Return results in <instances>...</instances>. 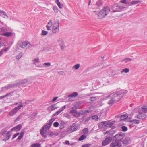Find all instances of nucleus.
<instances>
[{"mask_svg":"<svg viewBox=\"0 0 147 147\" xmlns=\"http://www.w3.org/2000/svg\"><path fill=\"white\" fill-rule=\"evenodd\" d=\"M97 98L96 97H90V100L91 101H94L96 100Z\"/></svg>","mask_w":147,"mask_h":147,"instance_id":"nucleus-51","label":"nucleus"},{"mask_svg":"<svg viewBox=\"0 0 147 147\" xmlns=\"http://www.w3.org/2000/svg\"><path fill=\"white\" fill-rule=\"evenodd\" d=\"M20 134V133H17L15 134H14L13 135V137H12V140H13L18 135Z\"/></svg>","mask_w":147,"mask_h":147,"instance_id":"nucleus-57","label":"nucleus"},{"mask_svg":"<svg viewBox=\"0 0 147 147\" xmlns=\"http://www.w3.org/2000/svg\"><path fill=\"white\" fill-rule=\"evenodd\" d=\"M80 64H77L74 66L73 67L76 70H78L80 66Z\"/></svg>","mask_w":147,"mask_h":147,"instance_id":"nucleus-46","label":"nucleus"},{"mask_svg":"<svg viewBox=\"0 0 147 147\" xmlns=\"http://www.w3.org/2000/svg\"><path fill=\"white\" fill-rule=\"evenodd\" d=\"M48 32L47 31L43 30L42 32L41 35L44 36L46 35L47 34Z\"/></svg>","mask_w":147,"mask_h":147,"instance_id":"nucleus-49","label":"nucleus"},{"mask_svg":"<svg viewBox=\"0 0 147 147\" xmlns=\"http://www.w3.org/2000/svg\"><path fill=\"white\" fill-rule=\"evenodd\" d=\"M57 41L58 42L59 45H60L63 44V42L62 39L61 38H59L57 40Z\"/></svg>","mask_w":147,"mask_h":147,"instance_id":"nucleus-48","label":"nucleus"},{"mask_svg":"<svg viewBox=\"0 0 147 147\" xmlns=\"http://www.w3.org/2000/svg\"><path fill=\"white\" fill-rule=\"evenodd\" d=\"M138 3V1H132L129 3V5H134Z\"/></svg>","mask_w":147,"mask_h":147,"instance_id":"nucleus-34","label":"nucleus"},{"mask_svg":"<svg viewBox=\"0 0 147 147\" xmlns=\"http://www.w3.org/2000/svg\"><path fill=\"white\" fill-rule=\"evenodd\" d=\"M65 108L66 105H64L60 108L58 111H59V113H60Z\"/></svg>","mask_w":147,"mask_h":147,"instance_id":"nucleus-36","label":"nucleus"},{"mask_svg":"<svg viewBox=\"0 0 147 147\" xmlns=\"http://www.w3.org/2000/svg\"><path fill=\"white\" fill-rule=\"evenodd\" d=\"M65 123L64 121H61L59 124L60 128L61 129L64 128L65 127Z\"/></svg>","mask_w":147,"mask_h":147,"instance_id":"nucleus-24","label":"nucleus"},{"mask_svg":"<svg viewBox=\"0 0 147 147\" xmlns=\"http://www.w3.org/2000/svg\"><path fill=\"white\" fill-rule=\"evenodd\" d=\"M128 115L126 114L123 115L120 117V119L121 120H124L127 118Z\"/></svg>","mask_w":147,"mask_h":147,"instance_id":"nucleus-28","label":"nucleus"},{"mask_svg":"<svg viewBox=\"0 0 147 147\" xmlns=\"http://www.w3.org/2000/svg\"><path fill=\"white\" fill-rule=\"evenodd\" d=\"M59 20H57L54 22L53 27L59 28Z\"/></svg>","mask_w":147,"mask_h":147,"instance_id":"nucleus-19","label":"nucleus"},{"mask_svg":"<svg viewBox=\"0 0 147 147\" xmlns=\"http://www.w3.org/2000/svg\"><path fill=\"white\" fill-rule=\"evenodd\" d=\"M11 93H7L4 96H0V99H2L3 98L8 96L10 95Z\"/></svg>","mask_w":147,"mask_h":147,"instance_id":"nucleus-50","label":"nucleus"},{"mask_svg":"<svg viewBox=\"0 0 147 147\" xmlns=\"http://www.w3.org/2000/svg\"><path fill=\"white\" fill-rule=\"evenodd\" d=\"M102 5L103 3L100 0H99L97 1L96 4V6L98 7L97 8V9L99 10L100 9V8H99V7H100L101 6H102Z\"/></svg>","mask_w":147,"mask_h":147,"instance_id":"nucleus-17","label":"nucleus"},{"mask_svg":"<svg viewBox=\"0 0 147 147\" xmlns=\"http://www.w3.org/2000/svg\"><path fill=\"white\" fill-rule=\"evenodd\" d=\"M1 34L2 35L8 37L11 36L12 34V33L11 32H6V33H3Z\"/></svg>","mask_w":147,"mask_h":147,"instance_id":"nucleus-27","label":"nucleus"},{"mask_svg":"<svg viewBox=\"0 0 147 147\" xmlns=\"http://www.w3.org/2000/svg\"><path fill=\"white\" fill-rule=\"evenodd\" d=\"M86 136L85 135H83L81 136L78 138V140L79 141H82L86 138Z\"/></svg>","mask_w":147,"mask_h":147,"instance_id":"nucleus-29","label":"nucleus"},{"mask_svg":"<svg viewBox=\"0 0 147 147\" xmlns=\"http://www.w3.org/2000/svg\"><path fill=\"white\" fill-rule=\"evenodd\" d=\"M98 117L97 115H94L91 118H92V120H95L96 121H98Z\"/></svg>","mask_w":147,"mask_h":147,"instance_id":"nucleus-32","label":"nucleus"},{"mask_svg":"<svg viewBox=\"0 0 147 147\" xmlns=\"http://www.w3.org/2000/svg\"><path fill=\"white\" fill-rule=\"evenodd\" d=\"M125 136V134L120 132L115 135L113 137V138H115V140L121 142L122 141V139Z\"/></svg>","mask_w":147,"mask_h":147,"instance_id":"nucleus-5","label":"nucleus"},{"mask_svg":"<svg viewBox=\"0 0 147 147\" xmlns=\"http://www.w3.org/2000/svg\"><path fill=\"white\" fill-rule=\"evenodd\" d=\"M112 140V138L111 137H107L102 142V145L104 146L107 145Z\"/></svg>","mask_w":147,"mask_h":147,"instance_id":"nucleus-6","label":"nucleus"},{"mask_svg":"<svg viewBox=\"0 0 147 147\" xmlns=\"http://www.w3.org/2000/svg\"><path fill=\"white\" fill-rule=\"evenodd\" d=\"M7 131L5 129H3L1 131V134L2 135H4Z\"/></svg>","mask_w":147,"mask_h":147,"instance_id":"nucleus-54","label":"nucleus"},{"mask_svg":"<svg viewBox=\"0 0 147 147\" xmlns=\"http://www.w3.org/2000/svg\"><path fill=\"white\" fill-rule=\"evenodd\" d=\"M59 123L57 122H55L53 123V126L55 127H57L58 126Z\"/></svg>","mask_w":147,"mask_h":147,"instance_id":"nucleus-53","label":"nucleus"},{"mask_svg":"<svg viewBox=\"0 0 147 147\" xmlns=\"http://www.w3.org/2000/svg\"><path fill=\"white\" fill-rule=\"evenodd\" d=\"M70 112L75 116L78 114L77 112L74 110V107H72V109L70 111Z\"/></svg>","mask_w":147,"mask_h":147,"instance_id":"nucleus-26","label":"nucleus"},{"mask_svg":"<svg viewBox=\"0 0 147 147\" xmlns=\"http://www.w3.org/2000/svg\"><path fill=\"white\" fill-rule=\"evenodd\" d=\"M56 3L59 8H61L63 7V5L61 4L59 2Z\"/></svg>","mask_w":147,"mask_h":147,"instance_id":"nucleus-47","label":"nucleus"},{"mask_svg":"<svg viewBox=\"0 0 147 147\" xmlns=\"http://www.w3.org/2000/svg\"><path fill=\"white\" fill-rule=\"evenodd\" d=\"M22 114L20 115L19 116H18L17 118L16 119V121H19L20 119V117L22 115Z\"/></svg>","mask_w":147,"mask_h":147,"instance_id":"nucleus-61","label":"nucleus"},{"mask_svg":"<svg viewBox=\"0 0 147 147\" xmlns=\"http://www.w3.org/2000/svg\"><path fill=\"white\" fill-rule=\"evenodd\" d=\"M23 136L20 134L18 137L17 138V139L18 140H20L23 137Z\"/></svg>","mask_w":147,"mask_h":147,"instance_id":"nucleus-64","label":"nucleus"},{"mask_svg":"<svg viewBox=\"0 0 147 147\" xmlns=\"http://www.w3.org/2000/svg\"><path fill=\"white\" fill-rule=\"evenodd\" d=\"M1 32L3 34L6 33L7 31V29L6 28L2 27L0 29Z\"/></svg>","mask_w":147,"mask_h":147,"instance_id":"nucleus-31","label":"nucleus"},{"mask_svg":"<svg viewBox=\"0 0 147 147\" xmlns=\"http://www.w3.org/2000/svg\"><path fill=\"white\" fill-rule=\"evenodd\" d=\"M132 59L129 58H125L121 60V62L123 63H126L131 61Z\"/></svg>","mask_w":147,"mask_h":147,"instance_id":"nucleus-18","label":"nucleus"},{"mask_svg":"<svg viewBox=\"0 0 147 147\" xmlns=\"http://www.w3.org/2000/svg\"><path fill=\"white\" fill-rule=\"evenodd\" d=\"M22 128V125L21 124L17 125L16 127L13 128L11 129V131H18L20 130Z\"/></svg>","mask_w":147,"mask_h":147,"instance_id":"nucleus-13","label":"nucleus"},{"mask_svg":"<svg viewBox=\"0 0 147 147\" xmlns=\"http://www.w3.org/2000/svg\"><path fill=\"white\" fill-rule=\"evenodd\" d=\"M47 136H51L53 135V133L52 132H48L47 133Z\"/></svg>","mask_w":147,"mask_h":147,"instance_id":"nucleus-63","label":"nucleus"},{"mask_svg":"<svg viewBox=\"0 0 147 147\" xmlns=\"http://www.w3.org/2000/svg\"><path fill=\"white\" fill-rule=\"evenodd\" d=\"M22 53H20L16 56V58L17 59H19L21 58V57L22 56Z\"/></svg>","mask_w":147,"mask_h":147,"instance_id":"nucleus-37","label":"nucleus"},{"mask_svg":"<svg viewBox=\"0 0 147 147\" xmlns=\"http://www.w3.org/2000/svg\"><path fill=\"white\" fill-rule=\"evenodd\" d=\"M53 25L52 21L51 20H50L47 24V26L51 27Z\"/></svg>","mask_w":147,"mask_h":147,"instance_id":"nucleus-44","label":"nucleus"},{"mask_svg":"<svg viewBox=\"0 0 147 147\" xmlns=\"http://www.w3.org/2000/svg\"><path fill=\"white\" fill-rule=\"evenodd\" d=\"M122 146L121 142L115 140L110 145V147H121Z\"/></svg>","mask_w":147,"mask_h":147,"instance_id":"nucleus-7","label":"nucleus"},{"mask_svg":"<svg viewBox=\"0 0 147 147\" xmlns=\"http://www.w3.org/2000/svg\"><path fill=\"white\" fill-rule=\"evenodd\" d=\"M43 65H45L46 66H49L51 65V63L49 62L45 63L43 64Z\"/></svg>","mask_w":147,"mask_h":147,"instance_id":"nucleus-58","label":"nucleus"},{"mask_svg":"<svg viewBox=\"0 0 147 147\" xmlns=\"http://www.w3.org/2000/svg\"><path fill=\"white\" fill-rule=\"evenodd\" d=\"M115 122L114 121H106L107 128H111L112 129L115 128V127L113 126Z\"/></svg>","mask_w":147,"mask_h":147,"instance_id":"nucleus-10","label":"nucleus"},{"mask_svg":"<svg viewBox=\"0 0 147 147\" xmlns=\"http://www.w3.org/2000/svg\"><path fill=\"white\" fill-rule=\"evenodd\" d=\"M110 10V8L108 7H104L100 11L98 14H97L98 18L99 19L103 18L107 15Z\"/></svg>","mask_w":147,"mask_h":147,"instance_id":"nucleus-2","label":"nucleus"},{"mask_svg":"<svg viewBox=\"0 0 147 147\" xmlns=\"http://www.w3.org/2000/svg\"><path fill=\"white\" fill-rule=\"evenodd\" d=\"M7 87L6 86L5 87L1 88V90H2L3 91L8 90V89H7Z\"/></svg>","mask_w":147,"mask_h":147,"instance_id":"nucleus-62","label":"nucleus"},{"mask_svg":"<svg viewBox=\"0 0 147 147\" xmlns=\"http://www.w3.org/2000/svg\"><path fill=\"white\" fill-rule=\"evenodd\" d=\"M7 86V89H9L10 88H12L15 86H17V84H8Z\"/></svg>","mask_w":147,"mask_h":147,"instance_id":"nucleus-23","label":"nucleus"},{"mask_svg":"<svg viewBox=\"0 0 147 147\" xmlns=\"http://www.w3.org/2000/svg\"><path fill=\"white\" fill-rule=\"evenodd\" d=\"M129 71V69L127 68L124 69L123 70L121 71V73L125 72V73H127Z\"/></svg>","mask_w":147,"mask_h":147,"instance_id":"nucleus-45","label":"nucleus"},{"mask_svg":"<svg viewBox=\"0 0 147 147\" xmlns=\"http://www.w3.org/2000/svg\"><path fill=\"white\" fill-rule=\"evenodd\" d=\"M141 110L143 112L145 113H147V106L145 105L142 106Z\"/></svg>","mask_w":147,"mask_h":147,"instance_id":"nucleus-21","label":"nucleus"},{"mask_svg":"<svg viewBox=\"0 0 147 147\" xmlns=\"http://www.w3.org/2000/svg\"><path fill=\"white\" fill-rule=\"evenodd\" d=\"M20 103H21V105H19L18 107H15L11 111L9 114V116H13V115L16 113L18 110L20 109L22 107H23V103H22V102L21 101Z\"/></svg>","mask_w":147,"mask_h":147,"instance_id":"nucleus-4","label":"nucleus"},{"mask_svg":"<svg viewBox=\"0 0 147 147\" xmlns=\"http://www.w3.org/2000/svg\"><path fill=\"white\" fill-rule=\"evenodd\" d=\"M55 104L54 105H52L51 106V108L52 110L53 111V110H54L58 108V107L55 106Z\"/></svg>","mask_w":147,"mask_h":147,"instance_id":"nucleus-38","label":"nucleus"},{"mask_svg":"<svg viewBox=\"0 0 147 147\" xmlns=\"http://www.w3.org/2000/svg\"><path fill=\"white\" fill-rule=\"evenodd\" d=\"M91 117L90 116L88 117L86 119H85L84 121V124H86L88 122V121L91 119Z\"/></svg>","mask_w":147,"mask_h":147,"instance_id":"nucleus-40","label":"nucleus"},{"mask_svg":"<svg viewBox=\"0 0 147 147\" xmlns=\"http://www.w3.org/2000/svg\"><path fill=\"white\" fill-rule=\"evenodd\" d=\"M112 8L113 12H114L122 11L124 8V7L123 6H119L118 4L116 3L113 5Z\"/></svg>","mask_w":147,"mask_h":147,"instance_id":"nucleus-3","label":"nucleus"},{"mask_svg":"<svg viewBox=\"0 0 147 147\" xmlns=\"http://www.w3.org/2000/svg\"><path fill=\"white\" fill-rule=\"evenodd\" d=\"M91 145V144H86L82 145V147H89Z\"/></svg>","mask_w":147,"mask_h":147,"instance_id":"nucleus-52","label":"nucleus"},{"mask_svg":"<svg viewBox=\"0 0 147 147\" xmlns=\"http://www.w3.org/2000/svg\"><path fill=\"white\" fill-rule=\"evenodd\" d=\"M33 64L36 65V63H39L40 62V60L38 58H35L32 60Z\"/></svg>","mask_w":147,"mask_h":147,"instance_id":"nucleus-30","label":"nucleus"},{"mask_svg":"<svg viewBox=\"0 0 147 147\" xmlns=\"http://www.w3.org/2000/svg\"><path fill=\"white\" fill-rule=\"evenodd\" d=\"M30 45L31 44L30 42L24 41L21 42L20 45L21 48H25L26 47L27 49L29 48Z\"/></svg>","mask_w":147,"mask_h":147,"instance_id":"nucleus-9","label":"nucleus"},{"mask_svg":"<svg viewBox=\"0 0 147 147\" xmlns=\"http://www.w3.org/2000/svg\"><path fill=\"white\" fill-rule=\"evenodd\" d=\"M130 122L132 124H138V120H132L130 121Z\"/></svg>","mask_w":147,"mask_h":147,"instance_id":"nucleus-41","label":"nucleus"},{"mask_svg":"<svg viewBox=\"0 0 147 147\" xmlns=\"http://www.w3.org/2000/svg\"><path fill=\"white\" fill-rule=\"evenodd\" d=\"M28 81V80L27 78L21 80L18 83H16L17 84V86L18 85H23L26 84Z\"/></svg>","mask_w":147,"mask_h":147,"instance_id":"nucleus-15","label":"nucleus"},{"mask_svg":"<svg viewBox=\"0 0 147 147\" xmlns=\"http://www.w3.org/2000/svg\"><path fill=\"white\" fill-rule=\"evenodd\" d=\"M52 32L54 34L59 32V28L53 27L52 28Z\"/></svg>","mask_w":147,"mask_h":147,"instance_id":"nucleus-20","label":"nucleus"},{"mask_svg":"<svg viewBox=\"0 0 147 147\" xmlns=\"http://www.w3.org/2000/svg\"><path fill=\"white\" fill-rule=\"evenodd\" d=\"M52 123L49 121V122L47 123V124L49 126V128H50L51 126Z\"/></svg>","mask_w":147,"mask_h":147,"instance_id":"nucleus-60","label":"nucleus"},{"mask_svg":"<svg viewBox=\"0 0 147 147\" xmlns=\"http://www.w3.org/2000/svg\"><path fill=\"white\" fill-rule=\"evenodd\" d=\"M131 139L129 137H127L124 138L122 141V143L123 145L126 146L130 144L131 142Z\"/></svg>","mask_w":147,"mask_h":147,"instance_id":"nucleus-8","label":"nucleus"},{"mask_svg":"<svg viewBox=\"0 0 147 147\" xmlns=\"http://www.w3.org/2000/svg\"><path fill=\"white\" fill-rule=\"evenodd\" d=\"M45 129L42 127V129L40 130V133L41 135H42L45 134L46 131H44Z\"/></svg>","mask_w":147,"mask_h":147,"instance_id":"nucleus-42","label":"nucleus"},{"mask_svg":"<svg viewBox=\"0 0 147 147\" xmlns=\"http://www.w3.org/2000/svg\"><path fill=\"white\" fill-rule=\"evenodd\" d=\"M78 129V126L75 125V123H73L70 126V130L72 131H76Z\"/></svg>","mask_w":147,"mask_h":147,"instance_id":"nucleus-16","label":"nucleus"},{"mask_svg":"<svg viewBox=\"0 0 147 147\" xmlns=\"http://www.w3.org/2000/svg\"><path fill=\"white\" fill-rule=\"evenodd\" d=\"M32 147H40V145L39 143H35L31 145Z\"/></svg>","mask_w":147,"mask_h":147,"instance_id":"nucleus-39","label":"nucleus"},{"mask_svg":"<svg viewBox=\"0 0 147 147\" xmlns=\"http://www.w3.org/2000/svg\"><path fill=\"white\" fill-rule=\"evenodd\" d=\"M122 131L123 132H125L127 130V127L125 126H123L121 127Z\"/></svg>","mask_w":147,"mask_h":147,"instance_id":"nucleus-43","label":"nucleus"},{"mask_svg":"<svg viewBox=\"0 0 147 147\" xmlns=\"http://www.w3.org/2000/svg\"><path fill=\"white\" fill-rule=\"evenodd\" d=\"M127 92L126 90H121L119 91H117L113 93L112 94L107 96V97L111 96V97L114 99L115 102L119 101L124 96L125 94Z\"/></svg>","mask_w":147,"mask_h":147,"instance_id":"nucleus-1","label":"nucleus"},{"mask_svg":"<svg viewBox=\"0 0 147 147\" xmlns=\"http://www.w3.org/2000/svg\"><path fill=\"white\" fill-rule=\"evenodd\" d=\"M59 113H59V111H57L52 115V117H54L55 116L57 115Z\"/></svg>","mask_w":147,"mask_h":147,"instance_id":"nucleus-59","label":"nucleus"},{"mask_svg":"<svg viewBox=\"0 0 147 147\" xmlns=\"http://www.w3.org/2000/svg\"><path fill=\"white\" fill-rule=\"evenodd\" d=\"M106 121L101 122L99 125L98 127L99 128H107Z\"/></svg>","mask_w":147,"mask_h":147,"instance_id":"nucleus-14","label":"nucleus"},{"mask_svg":"<svg viewBox=\"0 0 147 147\" xmlns=\"http://www.w3.org/2000/svg\"><path fill=\"white\" fill-rule=\"evenodd\" d=\"M145 113L140 111L138 112V119H144L146 117V115Z\"/></svg>","mask_w":147,"mask_h":147,"instance_id":"nucleus-11","label":"nucleus"},{"mask_svg":"<svg viewBox=\"0 0 147 147\" xmlns=\"http://www.w3.org/2000/svg\"><path fill=\"white\" fill-rule=\"evenodd\" d=\"M37 113L36 112H34L30 116V119L33 120L36 117Z\"/></svg>","mask_w":147,"mask_h":147,"instance_id":"nucleus-25","label":"nucleus"},{"mask_svg":"<svg viewBox=\"0 0 147 147\" xmlns=\"http://www.w3.org/2000/svg\"><path fill=\"white\" fill-rule=\"evenodd\" d=\"M115 102V100L113 99L112 98H111V99L108 102V104L111 105L112 104L114 103L115 102Z\"/></svg>","mask_w":147,"mask_h":147,"instance_id":"nucleus-33","label":"nucleus"},{"mask_svg":"<svg viewBox=\"0 0 147 147\" xmlns=\"http://www.w3.org/2000/svg\"><path fill=\"white\" fill-rule=\"evenodd\" d=\"M78 95V93L77 92H73L71 94H69L68 95V97L69 98L71 97H75L77 96Z\"/></svg>","mask_w":147,"mask_h":147,"instance_id":"nucleus-22","label":"nucleus"},{"mask_svg":"<svg viewBox=\"0 0 147 147\" xmlns=\"http://www.w3.org/2000/svg\"><path fill=\"white\" fill-rule=\"evenodd\" d=\"M53 9L55 12L57 13L58 12V8L57 7H54Z\"/></svg>","mask_w":147,"mask_h":147,"instance_id":"nucleus-55","label":"nucleus"},{"mask_svg":"<svg viewBox=\"0 0 147 147\" xmlns=\"http://www.w3.org/2000/svg\"><path fill=\"white\" fill-rule=\"evenodd\" d=\"M82 131L83 132V134L84 135H85L86 134L88 133V129L87 128H84L83 129Z\"/></svg>","mask_w":147,"mask_h":147,"instance_id":"nucleus-35","label":"nucleus"},{"mask_svg":"<svg viewBox=\"0 0 147 147\" xmlns=\"http://www.w3.org/2000/svg\"><path fill=\"white\" fill-rule=\"evenodd\" d=\"M11 135L12 133L11 131H8L6 133L5 138H3L2 139V140L4 141H6L7 140H8L9 138H10Z\"/></svg>","mask_w":147,"mask_h":147,"instance_id":"nucleus-12","label":"nucleus"},{"mask_svg":"<svg viewBox=\"0 0 147 147\" xmlns=\"http://www.w3.org/2000/svg\"><path fill=\"white\" fill-rule=\"evenodd\" d=\"M42 128L46 130L47 129H49L50 128H49V126L47 124L45 125H44L42 127Z\"/></svg>","mask_w":147,"mask_h":147,"instance_id":"nucleus-56","label":"nucleus"}]
</instances>
